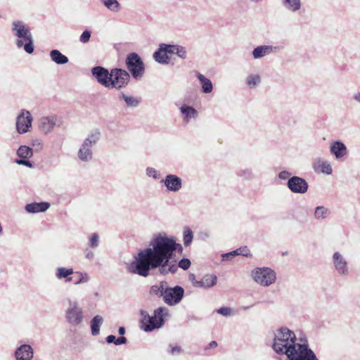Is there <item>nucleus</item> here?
Returning <instances> with one entry per match:
<instances>
[{
    "mask_svg": "<svg viewBox=\"0 0 360 360\" xmlns=\"http://www.w3.org/2000/svg\"><path fill=\"white\" fill-rule=\"evenodd\" d=\"M181 245L176 243L174 236H168L165 233H159L151 238L149 246L141 250L128 266L130 273L147 277L150 270L158 269L161 275L174 274L178 267L187 270L191 266L188 259H181L178 265L171 262L174 252Z\"/></svg>",
    "mask_w": 360,
    "mask_h": 360,
    "instance_id": "obj_1",
    "label": "nucleus"
},
{
    "mask_svg": "<svg viewBox=\"0 0 360 360\" xmlns=\"http://www.w3.org/2000/svg\"><path fill=\"white\" fill-rule=\"evenodd\" d=\"M296 336L292 330L282 327L274 331L272 349L278 354L288 355L297 343Z\"/></svg>",
    "mask_w": 360,
    "mask_h": 360,
    "instance_id": "obj_2",
    "label": "nucleus"
},
{
    "mask_svg": "<svg viewBox=\"0 0 360 360\" xmlns=\"http://www.w3.org/2000/svg\"><path fill=\"white\" fill-rule=\"evenodd\" d=\"M140 315L141 329L145 332H151L164 325L165 317L169 315V313L166 307H160L154 310L152 316L149 315L146 310H141Z\"/></svg>",
    "mask_w": 360,
    "mask_h": 360,
    "instance_id": "obj_3",
    "label": "nucleus"
},
{
    "mask_svg": "<svg viewBox=\"0 0 360 360\" xmlns=\"http://www.w3.org/2000/svg\"><path fill=\"white\" fill-rule=\"evenodd\" d=\"M12 30L17 37V46L24 47V50L27 53H32L34 52L33 39L29 27L21 20H15L12 23Z\"/></svg>",
    "mask_w": 360,
    "mask_h": 360,
    "instance_id": "obj_4",
    "label": "nucleus"
},
{
    "mask_svg": "<svg viewBox=\"0 0 360 360\" xmlns=\"http://www.w3.org/2000/svg\"><path fill=\"white\" fill-rule=\"evenodd\" d=\"M101 139V131L98 129L92 130L84 139L81 144L78 152L77 158L83 162H89L93 160V146H95Z\"/></svg>",
    "mask_w": 360,
    "mask_h": 360,
    "instance_id": "obj_5",
    "label": "nucleus"
},
{
    "mask_svg": "<svg viewBox=\"0 0 360 360\" xmlns=\"http://www.w3.org/2000/svg\"><path fill=\"white\" fill-rule=\"evenodd\" d=\"M68 306L65 310L66 322L72 326L82 324L84 320V312L77 300L67 299Z\"/></svg>",
    "mask_w": 360,
    "mask_h": 360,
    "instance_id": "obj_6",
    "label": "nucleus"
},
{
    "mask_svg": "<svg viewBox=\"0 0 360 360\" xmlns=\"http://www.w3.org/2000/svg\"><path fill=\"white\" fill-rule=\"evenodd\" d=\"M286 360H319L306 340H300L287 356Z\"/></svg>",
    "mask_w": 360,
    "mask_h": 360,
    "instance_id": "obj_7",
    "label": "nucleus"
},
{
    "mask_svg": "<svg viewBox=\"0 0 360 360\" xmlns=\"http://www.w3.org/2000/svg\"><path fill=\"white\" fill-rule=\"evenodd\" d=\"M250 276L256 283L263 287L272 285L276 280V272L269 267L255 268L251 271Z\"/></svg>",
    "mask_w": 360,
    "mask_h": 360,
    "instance_id": "obj_8",
    "label": "nucleus"
},
{
    "mask_svg": "<svg viewBox=\"0 0 360 360\" xmlns=\"http://www.w3.org/2000/svg\"><path fill=\"white\" fill-rule=\"evenodd\" d=\"M33 117L26 109H21L15 118V130L19 134H25L31 131Z\"/></svg>",
    "mask_w": 360,
    "mask_h": 360,
    "instance_id": "obj_9",
    "label": "nucleus"
},
{
    "mask_svg": "<svg viewBox=\"0 0 360 360\" xmlns=\"http://www.w3.org/2000/svg\"><path fill=\"white\" fill-rule=\"evenodd\" d=\"M126 65L134 79H139L144 73V64L136 53H129L126 58Z\"/></svg>",
    "mask_w": 360,
    "mask_h": 360,
    "instance_id": "obj_10",
    "label": "nucleus"
},
{
    "mask_svg": "<svg viewBox=\"0 0 360 360\" xmlns=\"http://www.w3.org/2000/svg\"><path fill=\"white\" fill-rule=\"evenodd\" d=\"M130 80L129 72L121 68L111 69V78L110 82V89H121L126 87Z\"/></svg>",
    "mask_w": 360,
    "mask_h": 360,
    "instance_id": "obj_11",
    "label": "nucleus"
},
{
    "mask_svg": "<svg viewBox=\"0 0 360 360\" xmlns=\"http://www.w3.org/2000/svg\"><path fill=\"white\" fill-rule=\"evenodd\" d=\"M60 119L56 115H46L41 117L37 122V127L41 134L48 135L51 134L55 127L60 126Z\"/></svg>",
    "mask_w": 360,
    "mask_h": 360,
    "instance_id": "obj_12",
    "label": "nucleus"
},
{
    "mask_svg": "<svg viewBox=\"0 0 360 360\" xmlns=\"http://www.w3.org/2000/svg\"><path fill=\"white\" fill-rule=\"evenodd\" d=\"M163 301L169 306H175L181 302L184 295V289L180 285L169 287L168 285L165 292Z\"/></svg>",
    "mask_w": 360,
    "mask_h": 360,
    "instance_id": "obj_13",
    "label": "nucleus"
},
{
    "mask_svg": "<svg viewBox=\"0 0 360 360\" xmlns=\"http://www.w3.org/2000/svg\"><path fill=\"white\" fill-rule=\"evenodd\" d=\"M333 267L338 274L346 276L349 274V266L345 256L340 252H335L332 256Z\"/></svg>",
    "mask_w": 360,
    "mask_h": 360,
    "instance_id": "obj_14",
    "label": "nucleus"
},
{
    "mask_svg": "<svg viewBox=\"0 0 360 360\" xmlns=\"http://www.w3.org/2000/svg\"><path fill=\"white\" fill-rule=\"evenodd\" d=\"M287 186L292 193L297 194H304L309 188L307 181L297 176H293L288 179Z\"/></svg>",
    "mask_w": 360,
    "mask_h": 360,
    "instance_id": "obj_15",
    "label": "nucleus"
},
{
    "mask_svg": "<svg viewBox=\"0 0 360 360\" xmlns=\"http://www.w3.org/2000/svg\"><path fill=\"white\" fill-rule=\"evenodd\" d=\"M91 74L96 78L98 83L110 89L111 70L102 66H95L91 69Z\"/></svg>",
    "mask_w": 360,
    "mask_h": 360,
    "instance_id": "obj_16",
    "label": "nucleus"
},
{
    "mask_svg": "<svg viewBox=\"0 0 360 360\" xmlns=\"http://www.w3.org/2000/svg\"><path fill=\"white\" fill-rule=\"evenodd\" d=\"M160 182L165 186L167 191L172 193H177L183 187V180L176 174H167Z\"/></svg>",
    "mask_w": 360,
    "mask_h": 360,
    "instance_id": "obj_17",
    "label": "nucleus"
},
{
    "mask_svg": "<svg viewBox=\"0 0 360 360\" xmlns=\"http://www.w3.org/2000/svg\"><path fill=\"white\" fill-rule=\"evenodd\" d=\"M330 152L337 160H340L347 155L346 145L341 141H335L330 144Z\"/></svg>",
    "mask_w": 360,
    "mask_h": 360,
    "instance_id": "obj_18",
    "label": "nucleus"
},
{
    "mask_svg": "<svg viewBox=\"0 0 360 360\" xmlns=\"http://www.w3.org/2000/svg\"><path fill=\"white\" fill-rule=\"evenodd\" d=\"M179 111L182 115V120L184 124H187L192 120H195L198 117V110L193 106L187 104H183L179 108Z\"/></svg>",
    "mask_w": 360,
    "mask_h": 360,
    "instance_id": "obj_19",
    "label": "nucleus"
},
{
    "mask_svg": "<svg viewBox=\"0 0 360 360\" xmlns=\"http://www.w3.org/2000/svg\"><path fill=\"white\" fill-rule=\"evenodd\" d=\"M14 356L15 360H32L34 350L30 345L24 344L16 348Z\"/></svg>",
    "mask_w": 360,
    "mask_h": 360,
    "instance_id": "obj_20",
    "label": "nucleus"
},
{
    "mask_svg": "<svg viewBox=\"0 0 360 360\" xmlns=\"http://www.w3.org/2000/svg\"><path fill=\"white\" fill-rule=\"evenodd\" d=\"M275 49L276 48L271 45L258 46L252 50V58L255 60L260 59L274 53Z\"/></svg>",
    "mask_w": 360,
    "mask_h": 360,
    "instance_id": "obj_21",
    "label": "nucleus"
},
{
    "mask_svg": "<svg viewBox=\"0 0 360 360\" xmlns=\"http://www.w3.org/2000/svg\"><path fill=\"white\" fill-rule=\"evenodd\" d=\"M217 276L214 274H207L202 276L199 282L195 283V288L208 289L217 284Z\"/></svg>",
    "mask_w": 360,
    "mask_h": 360,
    "instance_id": "obj_22",
    "label": "nucleus"
},
{
    "mask_svg": "<svg viewBox=\"0 0 360 360\" xmlns=\"http://www.w3.org/2000/svg\"><path fill=\"white\" fill-rule=\"evenodd\" d=\"M313 169L316 172H321L326 174H331L333 169L330 163L327 160L316 158L313 162Z\"/></svg>",
    "mask_w": 360,
    "mask_h": 360,
    "instance_id": "obj_23",
    "label": "nucleus"
},
{
    "mask_svg": "<svg viewBox=\"0 0 360 360\" xmlns=\"http://www.w3.org/2000/svg\"><path fill=\"white\" fill-rule=\"evenodd\" d=\"M49 207L50 204L46 202H31L25 205V210L28 213L35 214L44 212L46 211Z\"/></svg>",
    "mask_w": 360,
    "mask_h": 360,
    "instance_id": "obj_24",
    "label": "nucleus"
},
{
    "mask_svg": "<svg viewBox=\"0 0 360 360\" xmlns=\"http://www.w3.org/2000/svg\"><path fill=\"white\" fill-rule=\"evenodd\" d=\"M74 274L72 268L58 267L56 270V277L58 280H64L65 283L72 281L71 275Z\"/></svg>",
    "mask_w": 360,
    "mask_h": 360,
    "instance_id": "obj_25",
    "label": "nucleus"
},
{
    "mask_svg": "<svg viewBox=\"0 0 360 360\" xmlns=\"http://www.w3.org/2000/svg\"><path fill=\"white\" fill-rule=\"evenodd\" d=\"M195 76L200 82L202 91L205 94H210L213 91L212 81L199 72H195Z\"/></svg>",
    "mask_w": 360,
    "mask_h": 360,
    "instance_id": "obj_26",
    "label": "nucleus"
},
{
    "mask_svg": "<svg viewBox=\"0 0 360 360\" xmlns=\"http://www.w3.org/2000/svg\"><path fill=\"white\" fill-rule=\"evenodd\" d=\"M283 8L289 12L297 13L302 6V0H281Z\"/></svg>",
    "mask_w": 360,
    "mask_h": 360,
    "instance_id": "obj_27",
    "label": "nucleus"
},
{
    "mask_svg": "<svg viewBox=\"0 0 360 360\" xmlns=\"http://www.w3.org/2000/svg\"><path fill=\"white\" fill-rule=\"evenodd\" d=\"M49 56L51 60L57 65H65L69 61L68 58L57 49L51 50Z\"/></svg>",
    "mask_w": 360,
    "mask_h": 360,
    "instance_id": "obj_28",
    "label": "nucleus"
},
{
    "mask_svg": "<svg viewBox=\"0 0 360 360\" xmlns=\"http://www.w3.org/2000/svg\"><path fill=\"white\" fill-rule=\"evenodd\" d=\"M154 60L160 64H168L169 62V57L165 53V50L161 47L160 44L159 48L153 53Z\"/></svg>",
    "mask_w": 360,
    "mask_h": 360,
    "instance_id": "obj_29",
    "label": "nucleus"
},
{
    "mask_svg": "<svg viewBox=\"0 0 360 360\" xmlns=\"http://www.w3.org/2000/svg\"><path fill=\"white\" fill-rule=\"evenodd\" d=\"M103 323V318L100 315L95 316L90 321L91 334L96 336L100 333V327Z\"/></svg>",
    "mask_w": 360,
    "mask_h": 360,
    "instance_id": "obj_30",
    "label": "nucleus"
},
{
    "mask_svg": "<svg viewBox=\"0 0 360 360\" xmlns=\"http://www.w3.org/2000/svg\"><path fill=\"white\" fill-rule=\"evenodd\" d=\"M262 82L261 76L257 73H252L248 75L245 78V84L250 89H255Z\"/></svg>",
    "mask_w": 360,
    "mask_h": 360,
    "instance_id": "obj_31",
    "label": "nucleus"
},
{
    "mask_svg": "<svg viewBox=\"0 0 360 360\" xmlns=\"http://www.w3.org/2000/svg\"><path fill=\"white\" fill-rule=\"evenodd\" d=\"M167 285L166 281H161L158 285H153L150 288V293L163 299Z\"/></svg>",
    "mask_w": 360,
    "mask_h": 360,
    "instance_id": "obj_32",
    "label": "nucleus"
},
{
    "mask_svg": "<svg viewBox=\"0 0 360 360\" xmlns=\"http://www.w3.org/2000/svg\"><path fill=\"white\" fill-rule=\"evenodd\" d=\"M120 98L124 101L128 108H136L141 103V100L134 96H129L123 93L121 94Z\"/></svg>",
    "mask_w": 360,
    "mask_h": 360,
    "instance_id": "obj_33",
    "label": "nucleus"
},
{
    "mask_svg": "<svg viewBox=\"0 0 360 360\" xmlns=\"http://www.w3.org/2000/svg\"><path fill=\"white\" fill-rule=\"evenodd\" d=\"M330 214V210L324 206H318L315 208L314 217L317 220L326 219Z\"/></svg>",
    "mask_w": 360,
    "mask_h": 360,
    "instance_id": "obj_34",
    "label": "nucleus"
},
{
    "mask_svg": "<svg viewBox=\"0 0 360 360\" xmlns=\"http://www.w3.org/2000/svg\"><path fill=\"white\" fill-rule=\"evenodd\" d=\"M101 1L111 12L118 13L121 10V5L117 0H101Z\"/></svg>",
    "mask_w": 360,
    "mask_h": 360,
    "instance_id": "obj_35",
    "label": "nucleus"
},
{
    "mask_svg": "<svg viewBox=\"0 0 360 360\" xmlns=\"http://www.w3.org/2000/svg\"><path fill=\"white\" fill-rule=\"evenodd\" d=\"M17 155L22 159H29L33 155V150L27 146H20L17 151Z\"/></svg>",
    "mask_w": 360,
    "mask_h": 360,
    "instance_id": "obj_36",
    "label": "nucleus"
},
{
    "mask_svg": "<svg viewBox=\"0 0 360 360\" xmlns=\"http://www.w3.org/2000/svg\"><path fill=\"white\" fill-rule=\"evenodd\" d=\"M167 353L172 356H178L184 352L183 348L177 344H169L166 349Z\"/></svg>",
    "mask_w": 360,
    "mask_h": 360,
    "instance_id": "obj_37",
    "label": "nucleus"
},
{
    "mask_svg": "<svg viewBox=\"0 0 360 360\" xmlns=\"http://www.w3.org/2000/svg\"><path fill=\"white\" fill-rule=\"evenodd\" d=\"M75 274L78 275V278L74 282L75 285L86 283L90 281V276L85 271H76Z\"/></svg>",
    "mask_w": 360,
    "mask_h": 360,
    "instance_id": "obj_38",
    "label": "nucleus"
},
{
    "mask_svg": "<svg viewBox=\"0 0 360 360\" xmlns=\"http://www.w3.org/2000/svg\"><path fill=\"white\" fill-rule=\"evenodd\" d=\"M193 238L192 231L186 227L184 230V245L187 247L191 245Z\"/></svg>",
    "mask_w": 360,
    "mask_h": 360,
    "instance_id": "obj_39",
    "label": "nucleus"
},
{
    "mask_svg": "<svg viewBox=\"0 0 360 360\" xmlns=\"http://www.w3.org/2000/svg\"><path fill=\"white\" fill-rule=\"evenodd\" d=\"M237 175L245 180H250L254 178V174L250 169H245L239 170Z\"/></svg>",
    "mask_w": 360,
    "mask_h": 360,
    "instance_id": "obj_40",
    "label": "nucleus"
},
{
    "mask_svg": "<svg viewBox=\"0 0 360 360\" xmlns=\"http://www.w3.org/2000/svg\"><path fill=\"white\" fill-rule=\"evenodd\" d=\"M99 235L96 233L91 234L89 237V245L91 248H96L99 245Z\"/></svg>",
    "mask_w": 360,
    "mask_h": 360,
    "instance_id": "obj_41",
    "label": "nucleus"
},
{
    "mask_svg": "<svg viewBox=\"0 0 360 360\" xmlns=\"http://www.w3.org/2000/svg\"><path fill=\"white\" fill-rule=\"evenodd\" d=\"M146 174L148 177L153 178L155 180L161 178L160 173L156 169L148 167L146 169Z\"/></svg>",
    "mask_w": 360,
    "mask_h": 360,
    "instance_id": "obj_42",
    "label": "nucleus"
},
{
    "mask_svg": "<svg viewBox=\"0 0 360 360\" xmlns=\"http://www.w3.org/2000/svg\"><path fill=\"white\" fill-rule=\"evenodd\" d=\"M217 312L223 316L229 317L233 314V311L231 308L227 307H220L217 310Z\"/></svg>",
    "mask_w": 360,
    "mask_h": 360,
    "instance_id": "obj_43",
    "label": "nucleus"
},
{
    "mask_svg": "<svg viewBox=\"0 0 360 360\" xmlns=\"http://www.w3.org/2000/svg\"><path fill=\"white\" fill-rule=\"evenodd\" d=\"M175 54L182 59L187 58V51L185 47L181 46L176 45Z\"/></svg>",
    "mask_w": 360,
    "mask_h": 360,
    "instance_id": "obj_44",
    "label": "nucleus"
},
{
    "mask_svg": "<svg viewBox=\"0 0 360 360\" xmlns=\"http://www.w3.org/2000/svg\"><path fill=\"white\" fill-rule=\"evenodd\" d=\"M91 36V31L86 30L80 35L79 41L82 44H86L89 41Z\"/></svg>",
    "mask_w": 360,
    "mask_h": 360,
    "instance_id": "obj_45",
    "label": "nucleus"
},
{
    "mask_svg": "<svg viewBox=\"0 0 360 360\" xmlns=\"http://www.w3.org/2000/svg\"><path fill=\"white\" fill-rule=\"evenodd\" d=\"M161 47L163 48L164 50H165L166 54L168 56V54H175L176 45H171V44H161Z\"/></svg>",
    "mask_w": 360,
    "mask_h": 360,
    "instance_id": "obj_46",
    "label": "nucleus"
},
{
    "mask_svg": "<svg viewBox=\"0 0 360 360\" xmlns=\"http://www.w3.org/2000/svg\"><path fill=\"white\" fill-rule=\"evenodd\" d=\"M233 253H235L236 255H243L248 257L250 255V251L247 247H243L233 250Z\"/></svg>",
    "mask_w": 360,
    "mask_h": 360,
    "instance_id": "obj_47",
    "label": "nucleus"
},
{
    "mask_svg": "<svg viewBox=\"0 0 360 360\" xmlns=\"http://www.w3.org/2000/svg\"><path fill=\"white\" fill-rule=\"evenodd\" d=\"M15 162L19 165H24L29 168H32L33 167L32 163L28 160V159H17L15 160Z\"/></svg>",
    "mask_w": 360,
    "mask_h": 360,
    "instance_id": "obj_48",
    "label": "nucleus"
},
{
    "mask_svg": "<svg viewBox=\"0 0 360 360\" xmlns=\"http://www.w3.org/2000/svg\"><path fill=\"white\" fill-rule=\"evenodd\" d=\"M31 145L37 150H41L43 147L42 141L39 139H32L31 141Z\"/></svg>",
    "mask_w": 360,
    "mask_h": 360,
    "instance_id": "obj_49",
    "label": "nucleus"
},
{
    "mask_svg": "<svg viewBox=\"0 0 360 360\" xmlns=\"http://www.w3.org/2000/svg\"><path fill=\"white\" fill-rule=\"evenodd\" d=\"M290 176L291 173L286 170L281 171L278 174V178L281 180H286L288 179H289L290 178Z\"/></svg>",
    "mask_w": 360,
    "mask_h": 360,
    "instance_id": "obj_50",
    "label": "nucleus"
},
{
    "mask_svg": "<svg viewBox=\"0 0 360 360\" xmlns=\"http://www.w3.org/2000/svg\"><path fill=\"white\" fill-rule=\"evenodd\" d=\"M235 256H236V255L235 253H233V251L228 252V253L223 254L221 255L222 259L224 261L229 260V259H232Z\"/></svg>",
    "mask_w": 360,
    "mask_h": 360,
    "instance_id": "obj_51",
    "label": "nucleus"
},
{
    "mask_svg": "<svg viewBox=\"0 0 360 360\" xmlns=\"http://www.w3.org/2000/svg\"><path fill=\"white\" fill-rule=\"evenodd\" d=\"M352 98L356 103L360 105V91H357L352 94Z\"/></svg>",
    "mask_w": 360,
    "mask_h": 360,
    "instance_id": "obj_52",
    "label": "nucleus"
},
{
    "mask_svg": "<svg viewBox=\"0 0 360 360\" xmlns=\"http://www.w3.org/2000/svg\"><path fill=\"white\" fill-rule=\"evenodd\" d=\"M85 257H86V259H87L89 260H91L94 257V253L91 250H90L89 249H86Z\"/></svg>",
    "mask_w": 360,
    "mask_h": 360,
    "instance_id": "obj_53",
    "label": "nucleus"
},
{
    "mask_svg": "<svg viewBox=\"0 0 360 360\" xmlns=\"http://www.w3.org/2000/svg\"><path fill=\"white\" fill-rule=\"evenodd\" d=\"M127 343V338L124 336H121L118 338H116V342H115V345H123V344H126Z\"/></svg>",
    "mask_w": 360,
    "mask_h": 360,
    "instance_id": "obj_54",
    "label": "nucleus"
},
{
    "mask_svg": "<svg viewBox=\"0 0 360 360\" xmlns=\"http://www.w3.org/2000/svg\"><path fill=\"white\" fill-rule=\"evenodd\" d=\"M105 340L108 343H114L115 345L116 338L113 335H110L107 336V338H105Z\"/></svg>",
    "mask_w": 360,
    "mask_h": 360,
    "instance_id": "obj_55",
    "label": "nucleus"
},
{
    "mask_svg": "<svg viewBox=\"0 0 360 360\" xmlns=\"http://www.w3.org/2000/svg\"><path fill=\"white\" fill-rule=\"evenodd\" d=\"M189 280L191 281L194 287H195V283L199 282L198 280H196L195 276L193 274L189 275Z\"/></svg>",
    "mask_w": 360,
    "mask_h": 360,
    "instance_id": "obj_56",
    "label": "nucleus"
},
{
    "mask_svg": "<svg viewBox=\"0 0 360 360\" xmlns=\"http://www.w3.org/2000/svg\"><path fill=\"white\" fill-rule=\"evenodd\" d=\"M217 347V342L216 341H212L210 342L209 345L207 346V349L214 348Z\"/></svg>",
    "mask_w": 360,
    "mask_h": 360,
    "instance_id": "obj_57",
    "label": "nucleus"
},
{
    "mask_svg": "<svg viewBox=\"0 0 360 360\" xmlns=\"http://www.w3.org/2000/svg\"><path fill=\"white\" fill-rule=\"evenodd\" d=\"M125 332H126V330H125L124 327L121 326L119 328L118 333L120 335L123 336L124 335Z\"/></svg>",
    "mask_w": 360,
    "mask_h": 360,
    "instance_id": "obj_58",
    "label": "nucleus"
}]
</instances>
